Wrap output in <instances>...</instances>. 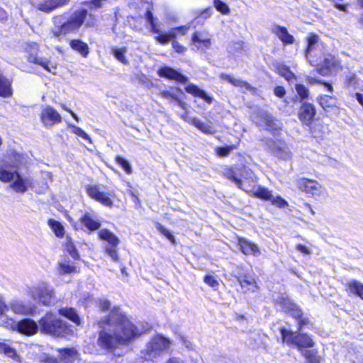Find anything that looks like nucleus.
<instances>
[{
  "instance_id": "1",
  "label": "nucleus",
  "mask_w": 363,
  "mask_h": 363,
  "mask_svg": "<svg viewBox=\"0 0 363 363\" xmlns=\"http://www.w3.org/2000/svg\"><path fill=\"white\" fill-rule=\"evenodd\" d=\"M99 325L101 330L99 334L98 344L109 351L120 345H128L142 334L117 307L113 308L108 316L101 319Z\"/></svg>"
},
{
  "instance_id": "2",
  "label": "nucleus",
  "mask_w": 363,
  "mask_h": 363,
  "mask_svg": "<svg viewBox=\"0 0 363 363\" xmlns=\"http://www.w3.org/2000/svg\"><path fill=\"white\" fill-rule=\"evenodd\" d=\"M307 48L305 56L311 65L320 67L318 72L322 75H328L330 70L340 67V62L334 55L327 52L324 43L315 33H309L307 36Z\"/></svg>"
},
{
  "instance_id": "3",
  "label": "nucleus",
  "mask_w": 363,
  "mask_h": 363,
  "mask_svg": "<svg viewBox=\"0 0 363 363\" xmlns=\"http://www.w3.org/2000/svg\"><path fill=\"white\" fill-rule=\"evenodd\" d=\"M230 179L233 181L237 186L249 194H252L258 198L264 201H271L272 204H288L287 201L282 199L278 194H274L267 189L257 185L255 179H238L232 174Z\"/></svg>"
},
{
  "instance_id": "4",
  "label": "nucleus",
  "mask_w": 363,
  "mask_h": 363,
  "mask_svg": "<svg viewBox=\"0 0 363 363\" xmlns=\"http://www.w3.org/2000/svg\"><path fill=\"white\" fill-rule=\"evenodd\" d=\"M87 16L86 9H81L72 13L69 19L63 16H58L53 18V22L57 30H52V34L55 37H59L62 34L73 32L81 27L84 19Z\"/></svg>"
},
{
  "instance_id": "5",
  "label": "nucleus",
  "mask_w": 363,
  "mask_h": 363,
  "mask_svg": "<svg viewBox=\"0 0 363 363\" xmlns=\"http://www.w3.org/2000/svg\"><path fill=\"white\" fill-rule=\"evenodd\" d=\"M171 345L172 342L168 338L162 335H156L147 342L145 348L141 351V357L145 360H153L167 351Z\"/></svg>"
},
{
  "instance_id": "6",
  "label": "nucleus",
  "mask_w": 363,
  "mask_h": 363,
  "mask_svg": "<svg viewBox=\"0 0 363 363\" xmlns=\"http://www.w3.org/2000/svg\"><path fill=\"white\" fill-rule=\"evenodd\" d=\"M23 156L11 152L5 157L0 166V180L3 182H9L14 180L18 173V168L21 164Z\"/></svg>"
},
{
  "instance_id": "7",
  "label": "nucleus",
  "mask_w": 363,
  "mask_h": 363,
  "mask_svg": "<svg viewBox=\"0 0 363 363\" xmlns=\"http://www.w3.org/2000/svg\"><path fill=\"white\" fill-rule=\"evenodd\" d=\"M39 327L42 333L56 337L63 335L67 330L66 323L51 313L40 320Z\"/></svg>"
},
{
  "instance_id": "8",
  "label": "nucleus",
  "mask_w": 363,
  "mask_h": 363,
  "mask_svg": "<svg viewBox=\"0 0 363 363\" xmlns=\"http://www.w3.org/2000/svg\"><path fill=\"white\" fill-rule=\"evenodd\" d=\"M23 49L28 54L26 59L28 62L38 65L49 72H52L56 69V67L48 58L38 55V45L37 43H26Z\"/></svg>"
},
{
  "instance_id": "9",
  "label": "nucleus",
  "mask_w": 363,
  "mask_h": 363,
  "mask_svg": "<svg viewBox=\"0 0 363 363\" xmlns=\"http://www.w3.org/2000/svg\"><path fill=\"white\" fill-rule=\"evenodd\" d=\"M296 186L307 195L318 199H323L327 196L325 189L316 180L301 178L296 181Z\"/></svg>"
},
{
  "instance_id": "10",
  "label": "nucleus",
  "mask_w": 363,
  "mask_h": 363,
  "mask_svg": "<svg viewBox=\"0 0 363 363\" xmlns=\"http://www.w3.org/2000/svg\"><path fill=\"white\" fill-rule=\"evenodd\" d=\"M277 306L291 314V316L298 320V325L300 328L309 323V320L307 318H301L302 312L298 306L294 303L286 296L281 295L275 300Z\"/></svg>"
},
{
  "instance_id": "11",
  "label": "nucleus",
  "mask_w": 363,
  "mask_h": 363,
  "mask_svg": "<svg viewBox=\"0 0 363 363\" xmlns=\"http://www.w3.org/2000/svg\"><path fill=\"white\" fill-rule=\"evenodd\" d=\"M99 239L107 242L108 245L104 247L105 253L115 262H119V255L118 253V246L120 240L110 230L104 228L98 232Z\"/></svg>"
},
{
  "instance_id": "12",
  "label": "nucleus",
  "mask_w": 363,
  "mask_h": 363,
  "mask_svg": "<svg viewBox=\"0 0 363 363\" xmlns=\"http://www.w3.org/2000/svg\"><path fill=\"white\" fill-rule=\"evenodd\" d=\"M31 297L43 305L49 306L54 298V290L47 283L41 282L30 289Z\"/></svg>"
},
{
  "instance_id": "13",
  "label": "nucleus",
  "mask_w": 363,
  "mask_h": 363,
  "mask_svg": "<svg viewBox=\"0 0 363 363\" xmlns=\"http://www.w3.org/2000/svg\"><path fill=\"white\" fill-rule=\"evenodd\" d=\"M283 342L288 345H294L301 350L303 348L312 347L314 342L312 338L306 334H296L286 329H281Z\"/></svg>"
},
{
  "instance_id": "14",
  "label": "nucleus",
  "mask_w": 363,
  "mask_h": 363,
  "mask_svg": "<svg viewBox=\"0 0 363 363\" xmlns=\"http://www.w3.org/2000/svg\"><path fill=\"white\" fill-rule=\"evenodd\" d=\"M5 326L13 330H17L19 333L28 336L35 334L38 329L37 323L31 319H24L18 323L9 320L6 323Z\"/></svg>"
},
{
  "instance_id": "15",
  "label": "nucleus",
  "mask_w": 363,
  "mask_h": 363,
  "mask_svg": "<svg viewBox=\"0 0 363 363\" xmlns=\"http://www.w3.org/2000/svg\"><path fill=\"white\" fill-rule=\"evenodd\" d=\"M269 149L278 158L283 160H290L292 158V152L287 144L282 141H271L268 144Z\"/></svg>"
},
{
  "instance_id": "16",
  "label": "nucleus",
  "mask_w": 363,
  "mask_h": 363,
  "mask_svg": "<svg viewBox=\"0 0 363 363\" xmlns=\"http://www.w3.org/2000/svg\"><path fill=\"white\" fill-rule=\"evenodd\" d=\"M40 120L45 127L50 128L55 124L60 123L62 117L53 107L45 106L42 108Z\"/></svg>"
},
{
  "instance_id": "17",
  "label": "nucleus",
  "mask_w": 363,
  "mask_h": 363,
  "mask_svg": "<svg viewBox=\"0 0 363 363\" xmlns=\"http://www.w3.org/2000/svg\"><path fill=\"white\" fill-rule=\"evenodd\" d=\"M257 123L261 126H264L270 131L277 130L281 127V122L266 111H260L259 113Z\"/></svg>"
},
{
  "instance_id": "18",
  "label": "nucleus",
  "mask_w": 363,
  "mask_h": 363,
  "mask_svg": "<svg viewBox=\"0 0 363 363\" xmlns=\"http://www.w3.org/2000/svg\"><path fill=\"white\" fill-rule=\"evenodd\" d=\"M191 41L193 45L199 50H206L211 46V39L207 32H195L192 35Z\"/></svg>"
},
{
  "instance_id": "19",
  "label": "nucleus",
  "mask_w": 363,
  "mask_h": 363,
  "mask_svg": "<svg viewBox=\"0 0 363 363\" xmlns=\"http://www.w3.org/2000/svg\"><path fill=\"white\" fill-rule=\"evenodd\" d=\"M86 192L90 197L94 199L98 202L104 204H112L110 195L108 193L100 191L99 187L96 185H88L86 186Z\"/></svg>"
},
{
  "instance_id": "20",
  "label": "nucleus",
  "mask_w": 363,
  "mask_h": 363,
  "mask_svg": "<svg viewBox=\"0 0 363 363\" xmlns=\"http://www.w3.org/2000/svg\"><path fill=\"white\" fill-rule=\"evenodd\" d=\"M271 32L274 34L284 45H291L294 43V38L291 35L286 27L274 24L270 28Z\"/></svg>"
},
{
  "instance_id": "21",
  "label": "nucleus",
  "mask_w": 363,
  "mask_h": 363,
  "mask_svg": "<svg viewBox=\"0 0 363 363\" xmlns=\"http://www.w3.org/2000/svg\"><path fill=\"white\" fill-rule=\"evenodd\" d=\"M157 74L159 76L162 77H166L169 79L175 80L178 82L185 84L187 82L188 79L186 77L184 76L179 72L169 67H164L159 69Z\"/></svg>"
},
{
  "instance_id": "22",
  "label": "nucleus",
  "mask_w": 363,
  "mask_h": 363,
  "mask_svg": "<svg viewBox=\"0 0 363 363\" xmlns=\"http://www.w3.org/2000/svg\"><path fill=\"white\" fill-rule=\"evenodd\" d=\"M315 115V106L310 103H303L299 110L298 116L300 120L305 124L309 125Z\"/></svg>"
},
{
  "instance_id": "23",
  "label": "nucleus",
  "mask_w": 363,
  "mask_h": 363,
  "mask_svg": "<svg viewBox=\"0 0 363 363\" xmlns=\"http://www.w3.org/2000/svg\"><path fill=\"white\" fill-rule=\"evenodd\" d=\"M320 106L327 112L335 111L338 109V101L334 96L321 95L318 98Z\"/></svg>"
},
{
  "instance_id": "24",
  "label": "nucleus",
  "mask_w": 363,
  "mask_h": 363,
  "mask_svg": "<svg viewBox=\"0 0 363 363\" xmlns=\"http://www.w3.org/2000/svg\"><path fill=\"white\" fill-rule=\"evenodd\" d=\"M238 245L240 250L246 255L258 256L259 255V250L257 245L247 239L239 238Z\"/></svg>"
},
{
  "instance_id": "25",
  "label": "nucleus",
  "mask_w": 363,
  "mask_h": 363,
  "mask_svg": "<svg viewBox=\"0 0 363 363\" xmlns=\"http://www.w3.org/2000/svg\"><path fill=\"white\" fill-rule=\"evenodd\" d=\"M13 181L11 187L16 192H25L33 184L32 180L29 177H23L19 174L16 175Z\"/></svg>"
},
{
  "instance_id": "26",
  "label": "nucleus",
  "mask_w": 363,
  "mask_h": 363,
  "mask_svg": "<svg viewBox=\"0 0 363 363\" xmlns=\"http://www.w3.org/2000/svg\"><path fill=\"white\" fill-rule=\"evenodd\" d=\"M345 287L348 294H354L363 300V284L351 279L345 284Z\"/></svg>"
},
{
  "instance_id": "27",
  "label": "nucleus",
  "mask_w": 363,
  "mask_h": 363,
  "mask_svg": "<svg viewBox=\"0 0 363 363\" xmlns=\"http://www.w3.org/2000/svg\"><path fill=\"white\" fill-rule=\"evenodd\" d=\"M239 282L245 293L255 292L258 289L254 276H245L243 279H239Z\"/></svg>"
},
{
  "instance_id": "28",
  "label": "nucleus",
  "mask_w": 363,
  "mask_h": 363,
  "mask_svg": "<svg viewBox=\"0 0 363 363\" xmlns=\"http://www.w3.org/2000/svg\"><path fill=\"white\" fill-rule=\"evenodd\" d=\"M220 77L223 80L227 81L228 82L230 83L232 85L244 89L245 90L252 89V87L247 82L243 81L240 79L235 78L232 75L227 74H221L220 75Z\"/></svg>"
},
{
  "instance_id": "29",
  "label": "nucleus",
  "mask_w": 363,
  "mask_h": 363,
  "mask_svg": "<svg viewBox=\"0 0 363 363\" xmlns=\"http://www.w3.org/2000/svg\"><path fill=\"white\" fill-rule=\"evenodd\" d=\"M81 222L91 231L99 229L101 226L100 221L91 213L84 214L81 218Z\"/></svg>"
},
{
  "instance_id": "30",
  "label": "nucleus",
  "mask_w": 363,
  "mask_h": 363,
  "mask_svg": "<svg viewBox=\"0 0 363 363\" xmlns=\"http://www.w3.org/2000/svg\"><path fill=\"white\" fill-rule=\"evenodd\" d=\"M185 90L186 92L194 95V96L204 99L208 103H211L212 101V98L211 96H208L203 90L193 84H187L185 86Z\"/></svg>"
},
{
  "instance_id": "31",
  "label": "nucleus",
  "mask_w": 363,
  "mask_h": 363,
  "mask_svg": "<svg viewBox=\"0 0 363 363\" xmlns=\"http://www.w3.org/2000/svg\"><path fill=\"white\" fill-rule=\"evenodd\" d=\"M11 95V82L0 74V96L7 98Z\"/></svg>"
},
{
  "instance_id": "32",
  "label": "nucleus",
  "mask_w": 363,
  "mask_h": 363,
  "mask_svg": "<svg viewBox=\"0 0 363 363\" xmlns=\"http://www.w3.org/2000/svg\"><path fill=\"white\" fill-rule=\"evenodd\" d=\"M69 45L73 50L79 52L83 57H86L89 52L87 44L79 40H72Z\"/></svg>"
},
{
  "instance_id": "33",
  "label": "nucleus",
  "mask_w": 363,
  "mask_h": 363,
  "mask_svg": "<svg viewBox=\"0 0 363 363\" xmlns=\"http://www.w3.org/2000/svg\"><path fill=\"white\" fill-rule=\"evenodd\" d=\"M11 310L16 314L29 315L33 313L30 306L24 305L22 302L15 301L11 305Z\"/></svg>"
},
{
  "instance_id": "34",
  "label": "nucleus",
  "mask_w": 363,
  "mask_h": 363,
  "mask_svg": "<svg viewBox=\"0 0 363 363\" xmlns=\"http://www.w3.org/2000/svg\"><path fill=\"white\" fill-rule=\"evenodd\" d=\"M61 358L66 363H72V362L77 358V350L74 348H65L59 350Z\"/></svg>"
},
{
  "instance_id": "35",
  "label": "nucleus",
  "mask_w": 363,
  "mask_h": 363,
  "mask_svg": "<svg viewBox=\"0 0 363 363\" xmlns=\"http://www.w3.org/2000/svg\"><path fill=\"white\" fill-rule=\"evenodd\" d=\"M57 272L60 274H70L77 272V268L70 264L69 261H62L59 262Z\"/></svg>"
},
{
  "instance_id": "36",
  "label": "nucleus",
  "mask_w": 363,
  "mask_h": 363,
  "mask_svg": "<svg viewBox=\"0 0 363 363\" xmlns=\"http://www.w3.org/2000/svg\"><path fill=\"white\" fill-rule=\"evenodd\" d=\"M0 352L4 353L9 357L12 358L15 362H20V357L15 349L5 343H0Z\"/></svg>"
},
{
  "instance_id": "37",
  "label": "nucleus",
  "mask_w": 363,
  "mask_h": 363,
  "mask_svg": "<svg viewBox=\"0 0 363 363\" xmlns=\"http://www.w3.org/2000/svg\"><path fill=\"white\" fill-rule=\"evenodd\" d=\"M59 313L60 315L67 318L68 319H69L70 320H72V322L76 323L77 325H79L80 323L79 317L77 314L76 311L72 308H65L60 309Z\"/></svg>"
},
{
  "instance_id": "38",
  "label": "nucleus",
  "mask_w": 363,
  "mask_h": 363,
  "mask_svg": "<svg viewBox=\"0 0 363 363\" xmlns=\"http://www.w3.org/2000/svg\"><path fill=\"white\" fill-rule=\"evenodd\" d=\"M48 223L57 237L62 238L64 236L65 228L61 223L53 219H49Z\"/></svg>"
},
{
  "instance_id": "39",
  "label": "nucleus",
  "mask_w": 363,
  "mask_h": 363,
  "mask_svg": "<svg viewBox=\"0 0 363 363\" xmlns=\"http://www.w3.org/2000/svg\"><path fill=\"white\" fill-rule=\"evenodd\" d=\"M278 73L284 77L289 82H293V80L296 79V76L289 69V68L285 65H281L277 67Z\"/></svg>"
},
{
  "instance_id": "40",
  "label": "nucleus",
  "mask_w": 363,
  "mask_h": 363,
  "mask_svg": "<svg viewBox=\"0 0 363 363\" xmlns=\"http://www.w3.org/2000/svg\"><path fill=\"white\" fill-rule=\"evenodd\" d=\"M193 125L205 134H213L215 133L214 128L211 125L203 123L197 118L193 121Z\"/></svg>"
},
{
  "instance_id": "41",
  "label": "nucleus",
  "mask_w": 363,
  "mask_h": 363,
  "mask_svg": "<svg viewBox=\"0 0 363 363\" xmlns=\"http://www.w3.org/2000/svg\"><path fill=\"white\" fill-rule=\"evenodd\" d=\"M111 52L115 56V57L123 64L126 65L128 63V60L125 58V54L126 52V48H112Z\"/></svg>"
},
{
  "instance_id": "42",
  "label": "nucleus",
  "mask_w": 363,
  "mask_h": 363,
  "mask_svg": "<svg viewBox=\"0 0 363 363\" xmlns=\"http://www.w3.org/2000/svg\"><path fill=\"white\" fill-rule=\"evenodd\" d=\"M65 248L74 259H78L79 257V253L74 245L72 239L69 236H67L66 238Z\"/></svg>"
},
{
  "instance_id": "43",
  "label": "nucleus",
  "mask_w": 363,
  "mask_h": 363,
  "mask_svg": "<svg viewBox=\"0 0 363 363\" xmlns=\"http://www.w3.org/2000/svg\"><path fill=\"white\" fill-rule=\"evenodd\" d=\"M145 19L147 22L150 25L151 31L152 33L156 34L160 33V29L155 24L153 14L150 9L147 10L146 11Z\"/></svg>"
},
{
  "instance_id": "44",
  "label": "nucleus",
  "mask_w": 363,
  "mask_h": 363,
  "mask_svg": "<svg viewBox=\"0 0 363 363\" xmlns=\"http://www.w3.org/2000/svg\"><path fill=\"white\" fill-rule=\"evenodd\" d=\"M157 35H158L155 37V39L159 43L162 45L168 43L171 39L174 38V32H170V30L167 33H162L160 30V33Z\"/></svg>"
},
{
  "instance_id": "45",
  "label": "nucleus",
  "mask_w": 363,
  "mask_h": 363,
  "mask_svg": "<svg viewBox=\"0 0 363 363\" xmlns=\"http://www.w3.org/2000/svg\"><path fill=\"white\" fill-rule=\"evenodd\" d=\"M306 362V363H320V357L318 356L313 350H308L303 352Z\"/></svg>"
},
{
  "instance_id": "46",
  "label": "nucleus",
  "mask_w": 363,
  "mask_h": 363,
  "mask_svg": "<svg viewBox=\"0 0 363 363\" xmlns=\"http://www.w3.org/2000/svg\"><path fill=\"white\" fill-rule=\"evenodd\" d=\"M116 162L124 169L127 174H132V167L128 160L121 156H117L116 157Z\"/></svg>"
},
{
  "instance_id": "47",
  "label": "nucleus",
  "mask_w": 363,
  "mask_h": 363,
  "mask_svg": "<svg viewBox=\"0 0 363 363\" xmlns=\"http://www.w3.org/2000/svg\"><path fill=\"white\" fill-rule=\"evenodd\" d=\"M157 229L159 232L165 236L172 243H175V238L172 233L166 228H164L162 225L159 223H156L155 224Z\"/></svg>"
},
{
  "instance_id": "48",
  "label": "nucleus",
  "mask_w": 363,
  "mask_h": 363,
  "mask_svg": "<svg viewBox=\"0 0 363 363\" xmlns=\"http://www.w3.org/2000/svg\"><path fill=\"white\" fill-rule=\"evenodd\" d=\"M214 6L216 9L223 14H229L230 9L228 6L223 2L221 0H214Z\"/></svg>"
},
{
  "instance_id": "49",
  "label": "nucleus",
  "mask_w": 363,
  "mask_h": 363,
  "mask_svg": "<svg viewBox=\"0 0 363 363\" xmlns=\"http://www.w3.org/2000/svg\"><path fill=\"white\" fill-rule=\"evenodd\" d=\"M298 95L302 100L308 99L309 96V90L303 85L296 84L295 86Z\"/></svg>"
},
{
  "instance_id": "50",
  "label": "nucleus",
  "mask_w": 363,
  "mask_h": 363,
  "mask_svg": "<svg viewBox=\"0 0 363 363\" xmlns=\"http://www.w3.org/2000/svg\"><path fill=\"white\" fill-rule=\"evenodd\" d=\"M38 9L45 12H50L55 9L52 0H45L39 4Z\"/></svg>"
},
{
  "instance_id": "51",
  "label": "nucleus",
  "mask_w": 363,
  "mask_h": 363,
  "mask_svg": "<svg viewBox=\"0 0 363 363\" xmlns=\"http://www.w3.org/2000/svg\"><path fill=\"white\" fill-rule=\"evenodd\" d=\"M71 128L73 133L84 140H88L90 143H91V140L89 135L86 134L82 128L75 125H71Z\"/></svg>"
},
{
  "instance_id": "52",
  "label": "nucleus",
  "mask_w": 363,
  "mask_h": 363,
  "mask_svg": "<svg viewBox=\"0 0 363 363\" xmlns=\"http://www.w3.org/2000/svg\"><path fill=\"white\" fill-rule=\"evenodd\" d=\"M204 282L214 290H217L219 287L218 281L211 275H206L203 279Z\"/></svg>"
},
{
  "instance_id": "53",
  "label": "nucleus",
  "mask_w": 363,
  "mask_h": 363,
  "mask_svg": "<svg viewBox=\"0 0 363 363\" xmlns=\"http://www.w3.org/2000/svg\"><path fill=\"white\" fill-rule=\"evenodd\" d=\"M236 148L235 145H229L224 147H217L216 150V153L222 157H225L230 154L231 151Z\"/></svg>"
},
{
  "instance_id": "54",
  "label": "nucleus",
  "mask_w": 363,
  "mask_h": 363,
  "mask_svg": "<svg viewBox=\"0 0 363 363\" xmlns=\"http://www.w3.org/2000/svg\"><path fill=\"white\" fill-rule=\"evenodd\" d=\"M159 94L164 99L177 100L178 95L174 92V89L172 87L169 90L162 91Z\"/></svg>"
},
{
  "instance_id": "55",
  "label": "nucleus",
  "mask_w": 363,
  "mask_h": 363,
  "mask_svg": "<svg viewBox=\"0 0 363 363\" xmlns=\"http://www.w3.org/2000/svg\"><path fill=\"white\" fill-rule=\"evenodd\" d=\"M96 303L101 311H106L111 307V303L106 298H99L96 301Z\"/></svg>"
},
{
  "instance_id": "56",
  "label": "nucleus",
  "mask_w": 363,
  "mask_h": 363,
  "mask_svg": "<svg viewBox=\"0 0 363 363\" xmlns=\"http://www.w3.org/2000/svg\"><path fill=\"white\" fill-rule=\"evenodd\" d=\"M189 26H184L180 27H177L170 30V32H174V38H176L179 35H184L186 34L189 30Z\"/></svg>"
},
{
  "instance_id": "57",
  "label": "nucleus",
  "mask_w": 363,
  "mask_h": 363,
  "mask_svg": "<svg viewBox=\"0 0 363 363\" xmlns=\"http://www.w3.org/2000/svg\"><path fill=\"white\" fill-rule=\"evenodd\" d=\"M172 44V47H173L174 50L178 53L182 54V53L184 52L186 50V48L185 47L180 45L179 43V42H177L176 40H173Z\"/></svg>"
},
{
  "instance_id": "58",
  "label": "nucleus",
  "mask_w": 363,
  "mask_h": 363,
  "mask_svg": "<svg viewBox=\"0 0 363 363\" xmlns=\"http://www.w3.org/2000/svg\"><path fill=\"white\" fill-rule=\"evenodd\" d=\"M8 310V307L5 303V300L2 294H0V315H3Z\"/></svg>"
},
{
  "instance_id": "59",
  "label": "nucleus",
  "mask_w": 363,
  "mask_h": 363,
  "mask_svg": "<svg viewBox=\"0 0 363 363\" xmlns=\"http://www.w3.org/2000/svg\"><path fill=\"white\" fill-rule=\"evenodd\" d=\"M357 83V79L355 74H350L347 77V84L348 86H354Z\"/></svg>"
},
{
  "instance_id": "60",
  "label": "nucleus",
  "mask_w": 363,
  "mask_h": 363,
  "mask_svg": "<svg viewBox=\"0 0 363 363\" xmlns=\"http://www.w3.org/2000/svg\"><path fill=\"white\" fill-rule=\"evenodd\" d=\"M296 248L298 251H299L300 252H301L302 254H304V255H308L311 252L308 247H307L306 246L303 245L301 244L297 245Z\"/></svg>"
},
{
  "instance_id": "61",
  "label": "nucleus",
  "mask_w": 363,
  "mask_h": 363,
  "mask_svg": "<svg viewBox=\"0 0 363 363\" xmlns=\"http://www.w3.org/2000/svg\"><path fill=\"white\" fill-rule=\"evenodd\" d=\"M212 9L211 8H208L203 10L199 16L205 19H207L212 15Z\"/></svg>"
},
{
  "instance_id": "62",
  "label": "nucleus",
  "mask_w": 363,
  "mask_h": 363,
  "mask_svg": "<svg viewBox=\"0 0 363 363\" xmlns=\"http://www.w3.org/2000/svg\"><path fill=\"white\" fill-rule=\"evenodd\" d=\"M286 91L283 86H277L274 89V94L279 97H282L284 96Z\"/></svg>"
},
{
  "instance_id": "63",
  "label": "nucleus",
  "mask_w": 363,
  "mask_h": 363,
  "mask_svg": "<svg viewBox=\"0 0 363 363\" xmlns=\"http://www.w3.org/2000/svg\"><path fill=\"white\" fill-rule=\"evenodd\" d=\"M181 118L186 122H187L189 124L193 125V121H196V118H191L189 116L188 113L186 112L181 114Z\"/></svg>"
},
{
  "instance_id": "64",
  "label": "nucleus",
  "mask_w": 363,
  "mask_h": 363,
  "mask_svg": "<svg viewBox=\"0 0 363 363\" xmlns=\"http://www.w3.org/2000/svg\"><path fill=\"white\" fill-rule=\"evenodd\" d=\"M69 1V0H52L55 9L67 4Z\"/></svg>"
}]
</instances>
